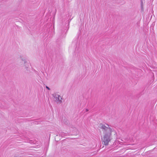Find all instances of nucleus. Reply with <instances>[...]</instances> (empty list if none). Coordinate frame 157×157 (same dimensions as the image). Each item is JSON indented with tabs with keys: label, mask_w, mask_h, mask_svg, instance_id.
Masks as SVG:
<instances>
[{
	"label": "nucleus",
	"mask_w": 157,
	"mask_h": 157,
	"mask_svg": "<svg viewBox=\"0 0 157 157\" xmlns=\"http://www.w3.org/2000/svg\"><path fill=\"white\" fill-rule=\"evenodd\" d=\"M99 127L103 132L102 141L105 145H107L112 139L113 137L116 136L117 133L113 129L111 128L107 124L101 123Z\"/></svg>",
	"instance_id": "obj_1"
},
{
	"label": "nucleus",
	"mask_w": 157,
	"mask_h": 157,
	"mask_svg": "<svg viewBox=\"0 0 157 157\" xmlns=\"http://www.w3.org/2000/svg\"><path fill=\"white\" fill-rule=\"evenodd\" d=\"M53 96L55 98L56 102L59 103L62 102V98L60 95L58 94H53Z\"/></svg>",
	"instance_id": "obj_2"
},
{
	"label": "nucleus",
	"mask_w": 157,
	"mask_h": 157,
	"mask_svg": "<svg viewBox=\"0 0 157 157\" xmlns=\"http://www.w3.org/2000/svg\"><path fill=\"white\" fill-rule=\"evenodd\" d=\"M46 88L48 90H50V88H49L48 87V86H46Z\"/></svg>",
	"instance_id": "obj_3"
}]
</instances>
